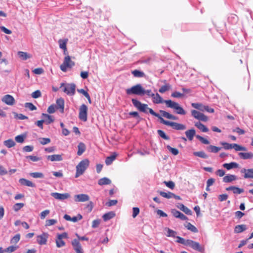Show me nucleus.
<instances>
[{"label": "nucleus", "instance_id": "1", "mask_svg": "<svg viewBox=\"0 0 253 253\" xmlns=\"http://www.w3.org/2000/svg\"><path fill=\"white\" fill-rule=\"evenodd\" d=\"M177 243H180L186 246L190 247L193 250L197 251L200 253L205 252V247L204 246H201L198 242L194 241L191 240H185L183 238L179 236H177Z\"/></svg>", "mask_w": 253, "mask_h": 253}, {"label": "nucleus", "instance_id": "34", "mask_svg": "<svg viewBox=\"0 0 253 253\" xmlns=\"http://www.w3.org/2000/svg\"><path fill=\"white\" fill-rule=\"evenodd\" d=\"M78 149L77 155L81 156L85 151V146L83 143H80L78 145Z\"/></svg>", "mask_w": 253, "mask_h": 253}, {"label": "nucleus", "instance_id": "21", "mask_svg": "<svg viewBox=\"0 0 253 253\" xmlns=\"http://www.w3.org/2000/svg\"><path fill=\"white\" fill-rule=\"evenodd\" d=\"M47 159L51 162L53 161H61L63 159L62 155L54 154L52 155H48L47 156Z\"/></svg>", "mask_w": 253, "mask_h": 253}, {"label": "nucleus", "instance_id": "32", "mask_svg": "<svg viewBox=\"0 0 253 253\" xmlns=\"http://www.w3.org/2000/svg\"><path fill=\"white\" fill-rule=\"evenodd\" d=\"M223 167L228 170L231 169L233 168H237L238 167V164L235 162H231L230 163H225L223 165Z\"/></svg>", "mask_w": 253, "mask_h": 253}, {"label": "nucleus", "instance_id": "35", "mask_svg": "<svg viewBox=\"0 0 253 253\" xmlns=\"http://www.w3.org/2000/svg\"><path fill=\"white\" fill-rule=\"evenodd\" d=\"M172 128L176 130H184L186 129V126L181 124L173 122Z\"/></svg>", "mask_w": 253, "mask_h": 253}, {"label": "nucleus", "instance_id": "26", "mask_svg": "<svg viewBox=\"0 0 253 253\" xmlns=\"http://www.w3.org/2000/svg\"><path fill=\"white\" fill-rule=\"evenodd\" d=\"M239 157L244 160L250 159L253 158V153L252 152L244 153L240 152L238 154Z\"/></svg>", "mask_w": 253, "mask_h": 253}, {"label": "nucleus", "instance_id": "9", "mask_svg": "<svg viewBox=\"0 0 253 253\" xmlns=\"http://www.w3.org/2000/svg\"><path fill=\"white\" fill-rule=\"evenodd\" d=\"M49 235L47 233L43 232L36 237L37 242L40 245H44L47 244Z\"/></svg>", "mask_w": 253, "mask_h": 253}, {"label": "nucleus", "instance_id": "59", "mask_svg": "<svg viewBox=\"0 0 253 253\" xmlns=\"http://www.w3.org/2000/svg\"><path fill=\"white\" fill-rule=\"evenodd\" d=\"M42 95L41 92L39 90H37L32 92L31 96L33 98H38Z\"/></svg>", "mask_w": 253, "mask_h": 253}, {"label": "nucleus", "instance_id": "51", "mask_svg": "<svg viewBox=\"0 0 253 253\" xmlns=\"http://www.w3.org/2000/svg\"><path fill=\"white\" fill-rule=\"evenodd\" d=\"M20 239V235L17 234L15 235L10 240V242L12 244H16L18 243Z\"/></svg>", "mask_w": 253, "mask_h": 253}, {"label": "nucleus", "instance_id": "28", "mask_svg": "<svg viewBox=\"0 0 253 253\" xmlns=\"http://www.w3.org/2000/svg\"><path fill=\"white\" fill-rule=\"evenodd\" d=\"M160 112L162 116H163V117H164L167 119H171V120H176L177 119V118L176 117L169 114V113H168L165 111L160 110Z\"/></svg>", "mask_w": 253, "mask_h": 253}, {"label": "nucleus", "instance_id": "48", "mask_svg": "<svg viewBox=\"0 0 253 253\" xmlns=\"http://www.w3.org/2000/svg\"><path fill=\"white\" fill-rule=\"evenodd\" d=\"M24 206L23 203H16L13 206V209L15 212H17Z\"/></svg>", "mask_w": 253, "mask_h": 253}, {"label": "nucleus", "instance_id": "44", "mask_svg": "<svg viewBox=\"0 0 253 253\" xmlns=\"http://www.w3.org/2000/svg\"><path fill=\"white\" fill-rule=\"evenodd\" d=\"M4 144L8 148H11L15 145V143L12 139H8L4 141Z\"/></svg>", "mask_w": 253, "mask_h": 253}, {"label": "nucleus", "instance_id": "37", "mask_svg": "<svg viewBox=\"0 0 253 253\" xmlns=\"http://www.w3.org/2000/svg\"><path fill=\"white\" fill-rule=\"evenodd\" d=\"M131 73L134 77L136 78H142L145 77L144 73L138 70L132 71Z\"/></svg>", "mask_w": 253, "mask_h": 253}, {"label": "nucleus", "instance_id": "56", "mask_svg": "<svg viewBox=\"0 0 253 253\" xmlns=\"http://www.w3.org/2000/svg\"><path fill=\"white\" fill-rule=\"evenodd\" d=\"M191 105H192V106L193 107H194V108L199 109L202 111H204L203 107L204 106H203L202 104L193 103H192Z\"/></svg>", "mask_w": 253, "mask_h": 253}, {"label": "nucleus", "instance_id": "2", "mask_svg": "<svg viewBox=\"0 0 253 253\" xmlns=\"http://www.w3.org/2000/svg\"><path fill=\"white\" fill-rule=\"evenodd\" d=\"M89 161L87 159H84L81 161L76 166V172L75 177L77 178L82 175L88 167Z\"/></svg>", "mask_w": 253, "mask_h": 253}, {"label": "nucleus", "instance_id": "53", "mask_svg": "<svg viewBox=\"0 0 253 253\" xmlns=\"http://www.w3.org/2000/svg\"><path fill=\"white\" fill-rule=\"evenodd\" d=\"M17 248V247L11 246L4 250V251L6 253H11L14 252Z\"/></svg>", "mask_w": 253, "mask_h": 253}, {"label": "nucleus", "instance_id": "19", "mask_svg": "<svg viewBox=\"0 0 253 253\" xmlns=\"http://www.w3.org/2000/svg\"><path fill=\"white\" fill-rule=\"evenodd\" d=\"M42 116L43 118L42 121L47 125L52 123L54 121V118L51 116L47 114L42 113Z\"/></svg>", "mask_w": 253, "mask_h": 253}, {"label": "nucleus", "instance_id": "58", "mask_svg": "<svg viewBox=\"0 0 253 253\" xmlns=\"http://www.w3.org/2000/svg\"><path fill=\"white\" fill-rule=\"evenodd\" d=\"M164 183L165 184V185L169 188L171 189H173L175 187V184L172 181H165Z\"/></svg>", "mask_w": 253, "mask_h": 253}, {"label": "nucleus", "instance_id": "25", "mask_svg": "<svg viewBox=\"0 0 253 253\" xmlns=\"http://www.w3.org/2000/svg\"><path fill=\"white\" fill-rule=\"evenodd\" d=\"M226 190L230 191L232 190L234 194H241L244 192L243 189L238 188L236 186H230L226 188Z\"/></svg>", "mask_w": 253, "mask_h": 253}, {"label": "nucleus", "instance_id": "29", "mask_svg": "<svg viewBox=\"0 0 253 253\" xmlns=\"http://www.w3.org/2000/svg\"><path fill=\"white\" fill-rule=\"evenodd\" d=\"M247 229V226L245 224L238 225L235 227L234 233H240Z\"/></svg>", "mask_w": 253, "mask_h": 253}, {"label": "nucleus", "instance_id": "18", "mask_svg": "<svg viewBox=\"0 0 253 253\" xmlns=\"http://www.w3.org/2000/svg\"><path fill=\"white\" fill-rule=\"evenodd\" d=\"M171 212L174 217L179 218L182 220H186L188 219L184 214L175 209H172Z\"/></svg>", "mask_w": 253, "mask_h": 253}, {"label": "nucleus", "instance_id": "60", "mask_svg": "<svg viewBox=\"0 0 253 253\" xmlns=\"http://www.w3.org/2000/svg\"><path fill=\"white\" fill-rule=\"evenodd\" d=\"M221 144L226 150L232 149L233 144H229L227 142H221Z\"/></svg>", "mask_w": 253, "mask_h": 253}, {"label": "nucleus", "instance_id": "54", "mask_svg": "<svg viewBox=\"0 0 253 253\" xmlns=\"http://www.w3.org/2000/svg\"><path fill=\"white\" fill-rule=\"evenodd\" d=\"M196 138L198 139L202 143L205 144H210V141L207 139L206 138H205L204 137L197 135H196Z\"/></svg>", "mask_w": 253, "mask_h": 253}, {"label": "nucleus", "instance_id": "55", "mask_svg": "<svg viewBox=\"0 0 253 253\" xmlns=\"http://www.w3.org/2000/svg\"><path fill=\"white\" fill-rule=\"evenodd\" d=\"M25 107L29 108L30 110L33 111L37 109V107L32 103L27 102L25 104Z\"/></svg>", "mask_w": 253, "mask_h": 253}, {"label": "nucleus", "instance_id": "7", "mask_svg": "<svg viewBox=\"0 0 253 253\" xmlns=\"http://www.w3.org/2000/svg\"><path fill=\"white\" fill-rule=\"evenodd\" d=\"M131 101L133 105L140 112L147 113L148 111L150 113V109H152L151 108L148 107L147 104H143L135 99H132Z\"/></svg>", "mask_w": 253, "mask_h": 253}, {"label": "nucleus", "instance_id": "3", "mask_svg": "<svg viewBox=\"0 0 253 253\" xmlns=\"http://www.w3.org/2000/svg\"><path fill=\"white\" fill-rule=\"evenodd\" d=\"M166 106L169 108L173 109L175 110V112L179 115H185L186 111L181 107L179 104L171 100H166L165 101Z\"/></svg>", "mask_w": 253, "mask_h": 253}, {"label": "nucleus", "instance_id": "52", "mask_svg": "<svg viewBox=\"0 0 253 253\" xmlns=\"http://www.w3.org/2000/svg\"><path fill=\"white\" fill-rule=\"evenodd\" d=\"M57 220L56 219H51L46 220L45 221V226H50L53 225H54L57 223Z\"/></svg>", "mask_w": 253, "mask_h": 253}, {"label": "nucleus", "instance_id": "38", "mask_svg": "<svg viewBox=\"0 0 253 253\" xmlns=\"http://www.w3.org/2000/svg\"><path fill=\"white\" fill-rule=\"evenodd\" d=\"M221 148L220 147H216L213 145H210L207 147V150L212 153H217L218 152Z\"/></svg>", "mask_w": 253, "mask_h": 253}, {"label": "nucleus", "instance_id": "10", "mask_svg": "<svg viewBox=\"0 0 253 253\" xmlns=\"http://www.w3.org/2000/svg\"><path fill=\"white\" fill-rule=\"evenodd\" d=\"M191 114L194 118L199 121L207 122L208 120V117H207L204 114L195 110H193L191 111Z\"/></svg>", "mask_w": 253, "mask_h": 253}, {"label": "nucleus", "instance_id": "41", "mask_svg": "<svg viewBox=\"0 0 253 253\" xmlns=\"http://www.w3.org/2000/svg\"><path fill=\"white\" fill-rule=\"evenodd\" d=\"M234 149L235 151H247V148L245 147H243L241 146L238 144L234 143L233 144L232 149Z\"/></svg>", "mask_w": 253, "mask_h": 253}, {"label": "nucleus", "instance_id": "36", "mask_svg": "<svg viewBox=\"0 0 253 253\" xmlns=\"http://www.w3.org/2000/svg\"><path fill=\"white\" fill-rule=\"evenodd\" d=\"M111 181L107 177H103L100 179L98 181V184L100 185L110 184Z\"/></svg>", "mask_w": 253, "mask_h": 253}, {"label": "nucleus", "instance_id": "39", "mask_svg": "<svg viewBox=\"0 0 253 253\" xmlns=\"http://www.w3.org/2000/svg\"><path fill=\"white\" fill-rule=\"evenodd\" d=\"M68 39H66L64 40H59L58 41V43L59 44V47L60 48L62 49H66L67 48V43L68 42Z\"/></svg>", "mask_w": 253, "mask_h": 253}, {"label": "nucleus", "instance_id": "24", "mask_svg": "<svg viewBox=\"0 0 253 253\" xmlns=\"http://www.w3.org/2000/svg\"><path fill=\"white\" fill-rule=\"evenodd\" d=\"M152 99L153 103L155 104L165 103V101H166L163 100L162 97L158 93L154 94V96L153 97Z\"/></svg>", "mask_w": 253, "mask_h": 253}, {"label": "nucleus", "instance_id": "43", "mask_svg": "<svg viewBox=\"0 0 253 253\" xmlns=\"http://www.w3.org/2000/svg\"><path fill=\"white\" fill-rule=\"evenodd\" d=\"M116 155H113L109 157H107L105 160V164L106 165H111L112 162L115 160L116 159Z\"/></svg>", "mask_w": 253, "mask_h": 253}, {"label": "nucleus", "instance_id": "27", "mask_svg": "<svg viewBox=\"0 0 253 253\" xmlns=\"http://www.w3.org/2000/svg\"><path fill=\"white\" fill-rule=\"evenodd\" d=\"M195 126L203 132H207L209 130V128L200 122L195 123Z\"/></svg>", "mask_w": 253, "mask_h": 253}, {"label": "nucleus", "instance_id": "62", "mask_svg": "<svg viewBox=\"0 0 253 253\" xmlns=\"http://www.w3.org/2000/svg\"><path fill=\"white\" fill-rule=\"evenodd\" d=\"M16 141L18 143H23L24 141V136L23 135H18L15 138Z\"/></svg>", "mask_w": 253, "mask_h": 253}, {"label": "nucleus", "instance_id": "45", "mask_svg": "<svg viewBox=\"0 0 253 253\" xmlns=\"http://www.w3.org/2000/svg\"><path fill=\"white\" fill-rule=\"evenodd\" d=\"M193 154L196 156L204 159H207L208 158V155L204 151L195 152Z\"/></svg>", "mask_w": 253, "mask_h": 253}, {"label": "nucleus", "instance_id": "6", "mask_svg": "<svg viewBox=\"0 0 253 253\" xmlns=\"http://www.w3.org/2000/svg\"><path fill=\"white\" fill-rule=\"evenodd\" d=\"M75 65V62L71 60L70 56L67 55L64 57L63 62L61 64L60 68L62 71L66 72L68 69H71Z\"/></svg>", "mask_w": 253, "mask_h": 253}, {"label": "nucleus", "instance_id": "15", "mask_svg": "<svg viewBox=\"0 0 253 253\" xmlns=\"http://www.w3.org/2000/svg\"><path fill=\"white\" fill-rule=\"evenodd\" d=\"M74 198L75 201L77 202H84L89 200V196L85 194L76 195Z\"/></svg>", "mask_w": 253, "mask_h": 253}, {"label": "nucleus", "instance_id": "57", "mask_svg": "<svg viewBox=\"0 0 253 253\" xmlns=\"http://www.w3.org/2000/svg\"><path fill=\"white\" fill-rule=\"evenodd\" d=\"M158 133L162 138L165 140H169V137L167 136L165 132L162 130H158Z\"/></svg>", "mask_w": 253, "mask_h": 253}, {"label": "nucleus", "instance_id": "23", "mask_svg": "<svg viewBox=\"0 0 253 253\" xmlns=\"http://www.w3.org/2000/svg\"><path fill=\"white\" fill-rule=\"evenodd\" d=\"M241 172L244 173V178H253V169H243L241 170Z\"/></svg>", "mask_w": 253, "mask_h": 253}, {"label": "nucleus", "instance_id": "42", "mask_svg": "<svg viewBox=\"0 0 253 253\" xmlns=\"http://www.w3.org/2000/svg\"><path fill=\"white\" fill-rule=\"evenodd\" d=\"M159 194L161 196L167 199L172 198V196H173V193L170 192L166 193L163 191H160Z\"/></svg>", "mask_w": 253, "mask_h": 253}, {"label": "nucleus", "instance_id": "31", "mask_svg": "<svg viewBox=\"0 0 253 253\" xmlns=\"http://www.w3.org/2000/svg\"><path fill=\"white\" fill-rule=\"evenodd\" d=\"M236 179L237 177L235 175L228 174L223 178V181L224 182L228 183L235 180Z\"/></svg>", "mask_w": 253, "mask_h": 253}, {"label": "nucleus", "instance_id": "61", "mask_svg": "<svg viewBox=\"0 0 253 253\" xmlns=\"http://www.w3.org/2000/svg\"><path fill=\"white\" fill-rule=\"evenodd\" d=\"M176 232L171 229L168 228L167 236L175 237L176 235Z\"/></svg>", "mask_w": 253, "mask_h": 253}, {"label": "nucleus", "instance_id": "49", "mask_svg": "<svg viewBox=\"0 0 253 253\" xmlns=\"http://www.w3.org/2000/svg\"><path fill=\"white\" fill-rule=\"evenodd\" d=\"M18 55L19 57L23 60H26L30 58V56L28 55L27 53L25 52L19 51L18 52Z\"/></svg>", "mask_w": 253, "mask_h": 253}, {"label": "nucleus", "instance_id": "47", "mask_svg": "<svg viewBox=\"0 0 253 253\" xmlns=\"http://www.w3.org/2000/svg\"><path fill=\"white\" fill-rule=\"evenodd\" d=\"M30 175L34 177V178H43L44 177V174L42 172H31L30 173Z\"/></svg>", "mask_w": 253, "mask_h": 253}, {"label": "nucleus", "instance_id": "46", "mask_svg": "<svg viewBox=\"0 0 253 253\" xmlns=\"http://www.w3.org/2000/svg\"><path fill=\"white\" fill-rule=\"evenodd\" d=\"M170 87L171 86L169 84H165L164 85H163L162 86H161V87L160 88L159 91L161 93H163L165 92L166 91L169 90L170 89Z\"/></svg>", "mask_w": 253, "mask_h": 253}, {"label": "nucleus", "instance_id": "13", "mask_svg": "<svg viewBox=\"0 0 253 253\" xmlns=\"http://www.w3.org/2000/svg\"><path fill=\"white\" fill-rule=\"evenodd\" d=\"M72 245L76 253H84L81 245L78 240H73L72 241Z\"/></svg>", "mask_w": 253, "mask_h": 253}, {"label": "nucleus", "instance_id": "22", "mask_svg": "<svg viewBox=\"0 0 253 253\" xmlns=\"http://www.w3.org/2000/svg\"><path fill=\"white\" fill-rule=\"evenodd\" d=\"M185 133L189 141H192L196 134V131L194 128H192L186 130Z\"/></svg>", "mask_w": 253, "mask_h": 253}, {"label": "nucleus", "instance_id": "50", "mask_svg": "<svg viewBox=\"0 0 253 253\" xmlns=\"http://www.w3.org/2000/svg\"><path fill=\"white\" fill-rule=\"evenodd\" d=\"M167 149L169 150V152H170L173 155H177L179 153V151L177 149L175 148H172L171 146L168 145L167 146Z\"/></svg>", "mask_w": 253, "mask_h": 253}, {"label": "nucleus", "instance_id": "16", "mask_svg": "<svg viewBox=\"0 0 253 253\" xmlns=\"http://www.w3.org/2000/svg\"><path fill=\"white\" fill-rule=\"evenodd\" d=\"M1 100L8 105H13L15 103V99L13 97L9 94L4 95L2 98Z\"/></svg>", "mask_w": 253, "mask_h": 253}, {"label": "nucleus", "instance_id": "4", "mask_svg": "<svg viewBox=\"0 0 253 253\" xmlns=\"http://www.w3.org/2000/svg\"><path fill=\"white\" fill-rule=\"evenodd\" d=\"M76 87V86L74 83H61L60 86V88H61L64 93L70 96H73L75 94Z\"/></svg>", "mask_w": 253, "mask_h": 253}, {"label": "nucleus", "instance_id": "30", "mask_svg": "<svg viewBox=\"0 0 253 253\" xmlns=\"http://www.w3.org/2000/svg\"><path fill=\"white\" fill-rule=\"evenodd\" d=\"M177 207L180 210L184 212L186 214L188 215L192 214L191 211L190 209H189L187 207H185L183 204H179Z\"/></svg>", "mask_w": 253, "mask_h": 253}, {"label": "nucleus", "instance_id": "14", "mask_svg": "<svg viewBox=\"0 0 253 253\" xmlns=\"http://www.w3.org/2000/svg\"><path fill=\"white\" fill-rule=\"evenodd\" d=\"M51 195L55 199L59 200H64L69 198L70 196L69 193H59L57 192L52 193Z\"/></svg>", "mask_w": 253, "mask_h": 253}, {"label": "nucleus", "instance_id": "63", "mask_svg": "<svg viewBox=\"0 0 253 253\" xmlns=\"http://www.w3.org/2000/svg\"><path fill=\"white\" fill-rule=\"evenodd\" d=\"M49 212L50 211L48 210L43 211L40 213L41 218L42 219H44L45 218L46 216H47L49 213Z\"/></svg>", "mask_w": 253, "mask_h": 253}, {"label": "nucleus", "instance_id": "64", "mask_svg": "<svg viewBox=\"0 0 253 253\" xmlns=\"http://www.w3.org/2000/svg\"><path fill=\"white\" fill-rule=\"evenodd\" d=\"M82 218V215L80 214H78L76 216L71 217V221H72L73 222H76L78 221L81 220Z\"/></svg>", "mask_w": 253, "mask_h": 253}, {"label": "nucleus", "instance_id": "11", "mask_svg": "<svg viewBox=\"0 0 253 253\" xmlns=\"http://www.w3.org/2000/svg\"><path fill=\"white\" fill-rule=\"evenodd\" d=\"M68 234L66 232H64L62 234H58L57 238L56 240V246L58 248L63 247L65 245V242L63 240V238H67Z\"/></svg>", "mask_w": 253, "mask_h": 253}, {"label": "nucleus", "instance_id": "17", "mask_svg": "<svg viewBox=\"0 0 253 253\" xmlns=\"http://www.w3.org/2000/svg\"><path fill=\"white\" fill-rule=\"evenodd\" d=\"M56 106H55L57 109H59L61 113H64V100L62 98H58L56 101Z\"/></svg>", "mask_w": 253, "mask_h": 253}, {"label": "nucleus", "instance_id": "5", "mask_svg": "<svg viewBox=\"0 0 253 253\" xmlns=\"http://www.w3.org/2000/svg\"><path fill=\"white\" fill-rule=\"evenodd\" d=\"M144 92V89L140 84H137L126 89V93L128 95L136 94L138 95H143Z\"/></svg>", "mask_w": 253, "mask_h": 253}, {"label": "nucleus", "instance_id": "20", "mask_svg": "<svg viewBox=\"0 0 253 253\" xmlns=\"http://www.w3.org/2000/svg\"><path fill=\"white\" fill-rule=\"evenodd\" d=\"M19 182L21 185H23V186H27L31 187H35V184L34 183H33L32 181H31L29 180H27L25 178H20L19 180Z\"/></svg>", "mask_w": 253, "mask_h": 253}, {"label": "nucleus", "instance_id": "12", "mask_svg": "<svg viewBox=\"0 0 253 253\" xmlns=\"http://www.w3.org/2000/svg\"><path fill=\"white\" fill-rule=\"evenodd\" d=\"M150 113L152 115L158 118L160 120V122L161 123H162L165 125H167L168 126H170L172 127L173 123V122H169V121H166V120H164L162 117H161V116L159 114L154 112L153 110V109H150Z\"/></svg>", "mask_w": 253, "mask_h": 253}, {"label": "nucleus", "instance_id": "40", "mask_svg": "<svg viewBox=\"0 0 253 253\" xmlns=\"http://www.w3.org/2000/svg\"><path fill=\"white\" fill-rule=\"evenodd\" d=\"M185 227L189 230H190L192 232L197 233L198 230L197 228L192 225L191 223L188 222L185 225Z\"/></svg>", "mask_w": 253, "mask_h": 253}, {"label": "nucleus", "instance_id": "33", "mask_svg": "<svg viewBox=\"0 0 253 253\" xmlns=\"http://www.w3.org/2000/svg\"><path fill=\"white\" fill-rule=\"evenodd\" d=\"M115 216V213L113 211H110L104 214L102 217L104 221H106L113 218Z\"/></svg>", "mask_w": 253, "mask_h": 253}, {"label": "nucleus", "instance_id": "8", "mask_svg": "<svg viewBox=\"0 0 253 253\" xmlns=\"http://www.w3.org/2000/svg\"><path fill=\"white\" fill-rule=\"evenodd\" d=\"M79 118L84 122H86L87 120V107L84 104L80 107Z\"/></svg>", "mask_w": 253, "mask_h": 253}]
</instances>
